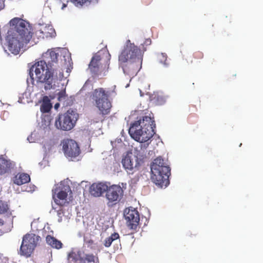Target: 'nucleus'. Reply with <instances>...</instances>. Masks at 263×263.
Instances as JSON below:
<instances>
[{
  "instance_id": "obj_39",
  "label": "nucleus",
  "mask_w": 263,
  "mask_h": 263,
  "mask_svg": "<svg viewBox=\"0 0 263 263\" xmlns=\"http://www.w3.org/2000/svg\"><path fill=\"white\" fill-rule=\"evenodd\" d=\"M116 86L115 85H114V86L112 87V88H113V89H115L116 88Z\"/></svg>"
},
{
  "instance_id": "obj_19",
  "label": "nucleus",
  "mask_w": 263,
  "mask_h": 263,
  "mask_svg": "<svg viewBox=\"0 0 263 263\" xmlns=\"http://www.w3.org/2000/svg\"><path fill=\"white\" fill-rule=\"evenodd\" d=\"M30 181V176L24 173H18L13 178V183L18 185L27 183Z\"/></svg>"
},
{
  "instance_id": "obj_4",
  "label": "nucleus",
  "mask_w": 263,
  "mask_h": 263,
  "mask_svg": "<svg viewBox=\"0 0 263 263\" xmlns=\"http://www.w3.org/2000/svg\"><path fill=\"white\" fill-rule=\"evenodd\" d=\"M151 172L152 181L158 187L162 188L169 184L168 178L171 175V168L161 157L154 159L151 165Z\"/></svg>"
},
{
  "instance_id": "obj_12",
  "label": "nucleus",
  "mask_w": 263,
  "mask_h": 263,
  "mask_svg": "<svg viewBox=\"0 0 263 263\" xmlns=\"http://www.w3.org/2000/svg\"><path fill=\"white\" fill-rule=\"evenodd\" d=\"M105 50H101L96 53L91 59L89 64V69L94 75L98 76H104L106 71L102 73V66L100 61L103 58V54L105 53Z\"/></svg>"
},
{
  "instance_id": "obj_33",
  "label": "nucleus",
  "mask_w": 263,
  "mask_h": 263,
  "mask_svg": "<svg viewBox=\"0 0 263 263\" xmlns=\"http://www.w3.org/2000/svg\"><path fill=\"white\" fill-rule=\"evenodd\" d=\"M137 91H138V92H139V93H140V96L141 97H143V94H142V91H141V90L140 89H138Z\"/></svg>"
},
{
  "instance_id": "obj_15",
  "label": "nucleus",
  "mask_w": 263,
  "mask_h": 263,
  "mask_svg": "<svg viewBox=\"0 0 263 263\" xmlns=\"http://www.w3.org/2000/svg\"><path fill=\"white\" fill-rule=\"evenodd\" d=\"M36 35L40 37H53L55 35L54 28L50 24H39L36 26Z\"/></svg>"
},
{
  "instance_id": "obj_30",
  "label": "nucleus",
  "mask_w": 263,
  "mask_h": 263,
  "mask_svg": "<svg viewBox=\"0 0 263 263\" xmlns=\"http://www.w3.org/2000/svg\"><path fill=\"white\" fill-rule=\"evenodd\" d=\"M151 43V40L150 39H146L144 42V44L146 45H150Z\"/></svg>"
},
{
  "instance_id": "obj_35",
  "label": "nucleus",
  "mask_w": 263,
  "mask_h": 263,
  "mask_svg": "<svg viewBox=\"0 0 263 263\" xmlns=\"http://www.w3.org/2000/svg\"><path fill=\"white\" fill-rule=\"evenodd\" d=\"M67 6L66 4H63V5H62V7L61 8V9L62 10H63Z\"/></svg>"
},
{
  "instance_id": "obj_24",
  "label": "nucleus",
  "mask_w": 263,
  "mask_h": 263,
  "mask_svg": "<svg viewBox=\"0 0 263 263\" xmlns=\"http://www.w3.org/2000/svg\"><path fill=\"white\" fill-rule=\"evenodd\" d=\"M51 100H42V105H41L40 110L43 113H47L49 112L52 107Z\"/></svg>"
},
{
  "instance_id": "obj_42",
  "label": "nucleus",
  "mask_w": 263,
  "mask_h": 263,
  "mask_svg": "<svg viewBox=\"0 0 263 263\" xmlns=\"http://www.w3.org/2000/svg\"><path fill=\"white\" fill-rule=\"evenodd\" d=\"M27 82H28V83H29V79H27Z\"/></svg>"
},
{
  "instance_id": "obj_32",
  "label": "nucleus",
  "mask_w": 263,
  "mask_h": 263,
  "mask_svg": "<svg viewBox=\"0 0 263 263\" xmlns=\"http://www.w3.org/2000/svg\"><path fill=\"white\" fill-rule=\"evenodd\" d=\"M59 106H60V104L59 103H57L55 104L54 107L55 109H58L59 108Z\"/></svg>"
},
{
  "instance_id": "obj_10",
  "label": "nucleus",
  "mask_w": 263,
  "mask_h": 263,
  "mask_svg": "<svg viewBox=\"0 0 263 263\" xmlns=\"http://www.w3.org/2000/svg\"><path fill=\"white\" fill-rule=\"evenodd\" d=\"M69 192H71L69 185L63 183L57 184L52 190V197L55 203L60 206H64L68 203L66 199Z\"/></svg>"
},
{
  "instance_id": "obj_36",
  "label": "nucleus",
  "mask_w": 263,
  "mask_h": 263,
  "mask_svg": "<svg viewBox=\"0 0 263 263\" xmlns=\"http://www.w3.org/2000/svg\"><path fill=\"white\" fill-rule=\"evenodd\" d=\"M123 71L124 72V73H127L128 74H129L130 75V73H128L126 72V69L124 68H123Z\"/></svg>"
},
{
  "instance_id": "obj_14",
  "label": "nucleus",
  "mask_w": 263,
  "mask_h": 263,
  "mask_svg": "<svg viewBox=\"0 0 263 263\" xmlns=\"http://www.w3.org/2000/svg\"><path fill=\"white\" fill-rule=\"evenodd\" d=\"M96 105L100 111L99 117L94 118V122L98 123L104 120L103 116L108 115L110 112L111 103L109 100H96Z\"/></svg>"
},
{
  "instance_id": "obj_13",
  "label": "nucleus",
  "mask_w": 263,
  "mask_h": 263,
  "mask_svg": "<svg viewBox=\"0 0 263 263\" xmlns=\"http://www.w3.org/2000/svg\"><path fill=\"white\" fill-rule=\"evenodd\" d=\"M124 217L127 227L132 230L136 231L140 224V216L136 209H125Z\"/></svg>"
},
{
  "instance_id": "obj_22",
  "label": "nucleus",
  "mask_w": 263,
  "mask_h": 263,
  "mask_svg": "<svg viewBox=\"0 0 263 263\" xmlns=\"http://www.w3.org/2000/svg\"><path fill=\"white\" fill-rule=\"evenodd\" d=\"M124 168L127 171H132L134 168V163L131 157L128 155L125 156L122 160Z\"/></svg>"
},
{
  "instance_id": "obj_17",
  "label": "nucleus",
  "mask_w": 263,
  "mask_h": 263,
  "mask_svg": "<svg viewBox=\"0 0 263 263\" xmlns=\"http://www.w3.org/2000/svg\"><path fill=\"white\" fill-rule=\"evenodd\" d=\"M108 186L103 183H93L90 187V193L95 197H100L106 192Z\"/></svg>"
},
{
  "instance_id": "obj_1",
  "label": "nucleus",
  "mask_w": 263,
  "mask_h": 263,
  "mask_svg": "<svg viewBox=\"0 0 263 263\" xmlns=\"http://www.w3.org/2000/svg\"><path fill=\"white\" fill-rule=\"evenodd\" d=\"M54 71L52 66H48L46 62L41 60L35 63L29 70L30 80L33 83L34 80L44 83V89L49 91V97L45 96L42 99H62L66 96V87L60 85L58 79L63 78L60 73L59 77L54 76Z\"/></svg>"
},
{
  "instance_id": "obj_25",
  "label": "nucleus",
  "mask_w": 263,
  "mask_h": 263,
  "mask_svg": "<svg viewBox=\"0 0 263 263\" xmlns=\"http://www.w3.org/2000/svg\"><path fill=\"white\" fill-rule=\"evenodd\" d=\"M77 7H81L84 3L89 2L96 4L98 2V0H69Z\"/></svg>"
},
{
  "instance_id": "obj_26",
  "label": "nucleus",
  "mask_w": 263,
  "mask_h": 263,
  "mask_svg": "<svg viewBox=\"0 0 263 263\" xmlns=\"http://www.w3.org/2000/svg\"><path fill=\"white\" fill-rule=\"evenodd\" d=\"M9 210L8 204L0 200V214H4L8 212Z\"/></svg>"
},
{
  "instance_id": "obj_27",
  "label": "nucleus",
  "mask_w": 263,
  "mask_h": 263,
  "mask_svg": "<svg viewBox=\"0 0 263 263\" xmlns=\"http://www.w3.org/2000/svg\"><path fill=\"white\" fill-rule=\"evenodd\" d=\"M62 54H63V58H64L65 62H66L67 60L68 62L69 63L70 59L69 51L66 49H63L62 50Z\"/></svg>"
},
{
  "instance_id": "obj_2",
  "label": "nucleus",
  "mask_w": 263,
  "mask_h": 263,
  "mask_svg": "<svg viewBox=\"0 0 263 263\" xmlns=\"http://www.w3.org/2000/svg\"><path fill=\"white\" fill-rule=\"evenodd\" d=\"M10 27L6 37L8 48L12 53L16 55L32 37L30 27L27 22L18 17L10 21Z\"/></svg>"
},
{
  "instance_id": "obj_7",
  "label": "nucleus",
  "mask_w": 263,
  "mask_h": 263,
  "mask_svg": "<svg viewBox=\"0 0 263 263\" xmlns=\"http://www.w3.org/2000/svg\"><path fill=\"white\" fill-rule=\"evenodd\" d=\"M120 63H137L141 65L142 61L139 49L132 43H128L119 57Z\"/></svg>"
},
{
  "instance_id": "obj_18",
  "label": "nucleus",
  "mask_w": 263,
  "mask_h": 263,
  "mask_svg": "<svg viewBox=\"0 0 263 263\" xmlns=\"http://www.w3.org/2000/svg\"><path fill=\"white\" fill-rule=\"evenodd\" d=\"M114 93H115L114 90L105 91L103 88H100L95 89L92 93V96H91L90 97H92V99H105L113 97Z\"/></svg>"
},
{
  "instance_id": "obj_23",
  "label": "nucleus",
  "mask_w": 263,
  "mask_h": 263,
  "mask_svg": "<svg viewBox=\"0 0 263 263\" xmlns=\"http://www.w3.org/2000/svg\"><path fill=\"white\" fill-rule=\"evenodd\" d=\"M119 234L118 233H114L111 236L104 240V245L105 247L108 248L111 246L112 242L117 240H119Z\"/></svg>"
},
{
  "instance_id": "obj_16",
  "label": "nucleus",
  "mask_w": 263,
  "mask_h": 263,
  "mask_svg": "<svg viewBox=\"0 0 263 263\" xmlns=\"http://www.w3.org/2000/svg\"><path fill=\"white\" fill-rule=\"evenodd\" d=\"M15 166V163L0 156V176L9 173Z\"/></svg>"
},
{
  "instance_id": "obj_9",
  "label": "nucleus",
  "mask_w": 263,
  "mask_h": 263,
  "mask_svg": "<svg viewBox=\"0 0 263 263\" xmlns=\"http://www.w3.org/2000/svg\"><path fill=\"white\" fill-rule=\"evenodd\" d=\"M123 193V190L119 185L108 186L105 195L107 205L112 207L117 204L122 198Z\"/></svg>"
},
{
  "instance_id": "obj_21",
  "label": "nucleus",
  "mask_w": 263,
  "mask_h": 263,
  "mask_svg": "<svg viewBox=\"0 0 263 263\" xmlns=\"http://www.w3.org/2000/svg\"><path fill=\"white\" fill-rule=\"evenodd\" d=\"M46 240L47 244L53 248L60 249L63 247V243L61 241L51 235H47L46 238Z\"/></svg>"
},
{
  "instance_id": "obj_20",
  "label": "nucleus",
  "mask_w": 263,
  "mask_h": 263,
  "mask_svg": "<svg viewBox=\"0 0 263 263\" xmlns=\"http://www.w3.org/2000/svg\"><path fill=\"white\" fill-rule=\"evenodd\" d=\"M58 53L54 50H48L43 54V60L47 62L48 65H51V62L56 63L58 57Z\"/></svg>"
},
{
  "instance_id": "obj_41",
  "label": "nucleus",
  "mask_w": 263,
  "mask_h": 263,
  "mask_svg": "<svg viewBox=\"0 0 263 263\" xmlns=\"http://www.w3.org/2000/svg\"><path fill=\"white\" fill-rule=\"evenodd\" d=\"M22 100H19L18 102L19 103H22Z\"/></svg>"
},
{
  "instance_id": "obj_28",
  "label": "nucleus",
  "mask_w": 263,
  "mask_h": 263,
  "mask_svg": "<svg viewBox=\"0 0 263 263\" xmlns=\"http://www.w3.org/2000/svg\"><path fill=\"white\" fill-rule=\"evenodd\" d=\"M159 58L160 62L166 66L167 64L165 62L163 63V61L165 62L166 60V55L165 53H161L160 55Z\"/></svg>"
},
{
  "instance_id": "obj_8",
  "label": "nucleus",
  "mask_w": 263,
  "mask_h": 263,
  "mask_svg": "<svg viewBox=\"0 0 263 263\" xmlns=\"http://www.w3.org/2000/svg\"><path fill=\"white\" fill-rule=\"evenodd\" d=\"M68 263H99L97 255L85 253L82 250H72L68 254Z\"/></svg>"
},
{
  "instance_id": "obj_3",
  "label": "nucleus",
  "mask_w": 263,
  "mask_h": 263,
  "mask_svg": "<svg viewBox=\"0 0 263 263\" xmlns=\"http://www.w3.org/2000/svg\"><path fill=\"white\" fill-rule=\"evenodd\" d=\"M156 128L154 117L153 114H145L137 118V120L131 124L128 133L135 140L140 142L141 149L144 151L149 145L146 143L155 134Z\"/></svg>"
},
{
  "instance_id": "obj_40",
  "label": "nucleus",
  "mask_w": 263,
  "mask_h": 263,
  "mask_svg": "<svg viewBox=\"0 0 263 263\" xmlns=\"http://www.w3.org/2000/svg\"><path fill=\"white\" fill-rule=\"evenodd\" d=\"M159 97H161V96L158 95L157 99H159Z\"/></svg>"
},
{
  "instance_id": "obj_34",
  "label": "nucleus",
  "mask_w": 263,
  "mask_h": 263,
  "mask_svg": "<svg viewBox=\"0 0 263 263\" xmlns=\"http://www.w3.org/2000/svg\"><path fill=\"white\" fill-rule=\"evenodd\" d=\"M4 224V220L2 219H0V225L2 226Z\"/></svg>"
},
{
  "instance_id": "obj_31",
  "label": "nucleus",
  "mask_w": 263,
  "mask_h": 263,
  "mask_svg": "<svg viewBox=\"0 0 263 263\" xmlns=\"http://www.w3.org/2000/svg\"><path fill=\"white\" fill-rule=\"evenodd\" d=\"M29 96H27V92H26L24 94V96H23V99H24L25 98H26V99H28L29 97L31 98V94L30 93H29Z\"/></svg>"
},
{
  "instance_id": "obj_29",
  "label": "nucleus",
  "mask_w": 263,
  "mask_h": 263,
  "mask_svg": "<svg viewBox=\"0 0 263 263\" xmlns=\"http://www.w3.org/2000/svg\"><path fill=\"white\" fill-rule=\"evenodd\" d=\"M85 243L86 245H87L88 247L91 248V246L94 245V241L92 239H90L85 240Z\"/></svg>"
},
{
  "instance_id": "obj_5",
  "label": "nucleus",
  "mask_w": 263,
  "mask_h": 263,
  "mask_svg": "<svg viewBox=\"0 0 263 263\" xmlns=\"http://www.w3.org/2000/svg\"><path fill=\"white\" fill-rule=\"evenodd\" d=\"M79 114L71 109L60 114L55 120V125L58 129L67 131L72 129L78 120Z\"/></svg>"
},
{
  "instance_id": "obj_11",
  "label": "nucleus",
  "mask_w": 263,
  "mask_h": 263,
  "mask_svg": "<svg viewBox=\"0 0 263 263\" xmlns=\"http://www.w3.org/2000/svg\"><path fill=\"white\" fill-rule=\"evenodd\" d=\"M62 145V149L66 157L73 159L78 157L80 154V148L77 142L70 139H64L61 143Z\"/></svg>"
},
{
  "instance_id": "obj_37",
  "label": "nucleus",
  "mask_w": 263,
  "mask_h": 263,
  "mask_svg": "<svg viewBox=\"0 0 263 263\" xmlns=\"http://www.w3.org/2000/svg\"><path fill=\"white\" fill-rule=\"evenodd\" d=\"M137 73V70H135V71L133 72L132 73H130V75H134V74H136Z\"/></svg>"
},
{
  "instance_id": "obj_6",
  "label": "nucleus",
  "mask_w": 263,
  "mask_h": 263,
  "mask_svg": "<svg viewBox=\"0 0 263 263\" xmlns=\"http://www.w3.org/2000/svg\"><path fill=\"white\" fill-rule=\"evenodd\" d=\"M41 237L34 234H27L23 236L19 254L27 258L29 257L39 243Z\"/></svg>"
},
{
  "instance_id": "obj_38",
  "label": "nucleus",
  "mask_w": 263,
  "mask_h": 263,
  "mask_svg": "<svg viewBox=\"0 0 263 263\" xmlns=\"http://www.w3.org/2000/svg\"><path fill=\"white\" fill-rule=\"evenodd\" d=\"M129 84H127L126 86H125V88H127L129 86Z\"/></svg>"
}]
</instances>
